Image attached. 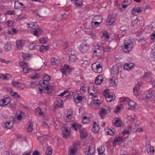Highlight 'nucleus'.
I'll return each mask as SVG.
<instances>
[{"label":"nucleus","instance_id":"obj_1","mask_svg":"<svg viewBox=\"0 0 155 155\" xmlns=\"http://www.w3.org/2000/svg\"><path fill=\"white\" fill-rule=\"evenodd\" d=\"M43 74V80H40L38 84L41 85L43 88L49 89V87H48V86H49L50 84L49 81L51 80V77L49 75L46 74Z\"/></svg>","mask_w":155,"mask_h":155},{"label":"nucleus","instance_id":"obj_2","mask_svg":"<svg viewBox=\"0 0 155 155\" xmlns=\"http://www.w3.org/2000/svg\"><path fill=\"white\" fill-rule=\"evenodd\" d=\"M133 44L132 41L130 39L124 41L123 49L125 53H129L132 49Z\"/></svg>","mask_w":155,"mask_h":155},{"label":"nucleus","instance_id":"obj_3","mask_svg":"<svg viewBox=\"0 0 155 155\" xmlns=\"http://www.w3.org/2000/svg\"><path fill=\"white\" fill-rule=\"evenodd\" d=\"M110 112V108L108 106H104L98 111V114L101 119H104L107 113Z\"/></svg>","mask_w":155,"mask_h":155},{"label":"nucleus","instance_id":"obj_4","mask_svg":"<svg viewBox=\"0 0 155 155\" xmlns=\"http://www.w3.org/2000/svg\"><path fill=\"white\" fill-rule=\"evenodd\" d=\"M19 64L23 68V72L25 74H28L31 71V68H28L29 67V65L28 63L25 61L23 60L20 61Z\"/></svg>","mask_w":155,"mask_h":155},{"label":"nucleus","instance_id":"obj_5","mask_svg":"<svg viewBox=\"0 0 155 155\" xmlns=\"http://www.w3.org/2000/svg\"><path fill=\"white\" fill-rule=\"evenodd\" d=\"M116 15L115 13H113L109 15L106 20V24L109 25L113 24L116 21Z\"/></svg>","mask_w":155,"mask_h":155},{"label":"nucleus","instance_id":"obj_6","mask_svg":"<svg viewBox=\"0 0 155 155\" xmlns=\"http://www.w3.org/2000/svg\"><path fill=\"white\" fill-rule=\"evenodd\" d=\"M91 68L94 72L98 73H101L102 71V66L99 63L98 64L96 63H93L92 65Z\"/></svg>","mask_w":155,"mask_h":155},{"label":"nucleus","instance_id":"obj_7","mask_svg":"<svg viewBox=\"0 0 155 155\" xmlns=\"http://www.w3.org/2000/svg\"><path fill=\"white\" fill-rule=\"evenodd\" d=\"M94 99L93 100V104H92V107L96 109H98L101 104V101L97 98V96L95 95L93 97Z\"/></svg>","mask_w":155,"mask_h":155},{"label":"nucleus","instance_id":"obj_8","mask_svg":"<svg viewBox=\"0 0 155 155\" xmlns=\"http://www.w3.org/2000/svg\"><path fill=\"white\" fill-rule=\"evenodd\" d=\"M89 49V45L86 43H82L80 45L79 50L82 53H85Z\"/></svg>","mask_w":155,"mask_h":155},{"label":"nucleus","instance_id":"obj_9","mask_svg":"<svg viewBox=\"0 0 155 155\" xmlns=\"http://www.w3.org/2000/svg\"><path fill=\"white\" fill-rule=\"evenodd\" d=\"M61 130L63 138H68L70 136L71 133L69 131L67 128L62 127Z\"/></svg>","mask_w":155,"mask_h":155},{"label":"nucleus","instance_id":"obj_10","mask_svg":"<svg viewBox=\"0 0 155 155\" xmlns=\"http://www.w3.org/2000/svg\"><path fill=\"white\" fill-rule=\"evenodd\" d=\"M126 105L128 109L133 110L135 108L136 104L133 101L129 100L127 102Z\"/></svg>","mask_w":155,"mask_h":155},{"label":"nucleus","instance_id":"obj_11","mask_svg":"<svg viewBox=\"0 0 155 155\" xmlns=\"http://www.w3.org/2000/svg\"><path fill=\"white\" fill-rule=\"evenodd\" d=\"M60 70L63 74L65 75L67 74V73L70 74L71 71V69L69 68V66L66 65H64L62 68H61Z\"/></svg>","mask_w":155,"mask_h":155},{"label":"nucleus","instance_id":"obj_12","mask_svg":"<svg viewBox=\"0 0 155 155\" xmlns=\"http://www.w3.org/2000/svg\"><path fill=\"white\" fill-rule=\"evenodd\" d=\"M94 152V146L93 144H91L89 145L87 151L85 152V154L86 155H92Z\"/></svg>","mask_w":155,"mask_h":155},{"label":"nucleus","instance_id":"obj_13","mask_svg":"<svg viewBox=\"0 0 155 155\" xmlns=\"http://www.w3.org/2000/svg\"><path fill=\"white\" fill-rule=\"evenodd\" d=\"M73 98L75 102L76 103H78L80 101H82L84 97L81 94H76L73 96Z\"/></svg>","mask_w":155,"mask_h":155},{"label":"nucleus","instance_id":"obj_14","mask_svg":"<svg viewBox=\"0 0 155 155\" xmlns=\"http://www.w3.org/2000/svg\"><path fill=\"white\" fill-rule=\"evenodd\" d=\"M88 92L90 95L93 96L97 92V89L94 87L93 85L91 84L87 89Z\"/></svg>","mask_w":155,"mask_h":155},{"label":"nucleus","instance_id":"obj_15","mask_svg":"<svg viewBox=\"0 0 155 155\" xmlns=\"http://www.w3.org/2000/svg\"><path fill=\"white\" fill-rule=\"evenodd\" d=\"M103 81V77L102 75L98 76L95 80V83L97 85L101 84Z\"/></svg>","mask_w":155,"mask_h":155},{"label":"nucleus","instance_id":"obj_16","mask_svg":"<svg viewBox=\"0 0 155 155\" xmlns=\"http://www.w3.org/2000/svg\"><path fill=\"white\" fill-rule=\"evenodd\" d=\"M143 78H146L150 82L153 81V78L151 76V73L145 72L143 75Z\"/></svg>","mask_w":155,"mask_h":155},{"label":"nucleus","instance_id":"obj_17","mask_svg":"<svg viewBox=\"0 0 155 155\" xmlns=\"http://www.w3.org/2000/svg\"><path fill=\"white\" fill-rule=\"evenodd\" d=\"M112 123L113 125H114L117 127H120L122 126L123 124V122L120 121L118 118L112 121Z\"/></svg>","mask_w":155,"mask_h":155},{"label":"nucleus","instance_id":"obj_18","mask_svg":"<svg viewBox=\"0 0 155 155\" xmlns=\"http://www.w3.org/2000/svg\"><path fill=\"white\" fill-rule=\"evenodd\" d=\"M79 132L80 133V137L82 139L84 138L87 136V131L84 129H80Z\"/></svg>","mask_w":155,"mask_h":155},{"label":"nucleus","instance_id":"obj_19","mask_svg":"<svg viewBox=\"0 0 155 155\" xmlns=\"http://www.w3.org/2000/svg\"><path fill=\"white\" fill-rule=\"evenodd\" d=\"M100 127L95 122H94L93 125V128L92 129V131L94 133H97Z\"/></svg>","mask_w":155,"mask_h":155},{"label":"nucleus","instance_id":"obj_20","mask_svg":"<svg viewBox=\"0 0 155 155\" xmlns=\"http://www.w3.org/2000/svg\"><path fill=\"white\" fill-rule=\"evenodd\" d=\"M106 100L108 102H110L112 101H114L115 99V95H110L108 94H106Z\"/></svg>","mask_w":155,"mask_h":155},{"label":"nucleus","instance_id":"obj_21","mask_svg":"<svg viewBox=\"0 0 155 155\" xmlns=\"http://www.w3.org/2000/svg\"><path fill=\"white\" fill-rule=\"evenodd\" d=\"M119 71L118 67L115 65L113 66L111 69V74L114 75H117L118 74Z\"/></svg>","mask_w":155,"mask_h":155},{"label":"nucleus","instance_id":"obj_22","mask_svg":"<svg viewBox=\"0 0 155 155\" xmlns=\"http://www.w3.org/2000/svg\"><path fill=\"white\" fill-rule=\"evenodd\" d=\"M24 44V41L23 40L17 41L16 42V46L18 49L21 48Z\"/></svg>","mask_w":155,"mask_h":155},{"label":"nucleus","instance_id":"obj_23","mask_svg":"<svg viewBox=\"0 0 155 155\" xmlns=\"http://www.w3.org/2000/svg\"><path fill=\"white\" fill-rule=\"evenodd\" d=\"M95 48L96 50H97V53L99 54L101 51V49L102 48L103 46L101 45V43L100 42H98L96 45H94Z\"/></svg>","mask_w":155,"mask_h":155},{"label":"nucleus","instance_id":"obj_24","mask_svg":"<svg viewBox=\"0 0 155 155\" xmlns=\"http://www.w3.org/2000/svg\"><path fill=\"white\" fill-rule=\"evenodd\" d=\"M76 59V56L75 53H71L69 57V61L71 62H74Z\"/></svg>","mask_w":155,"mask_h":155},{"label":"nucleus","instance_id":"obj_25","mask_svg":"<svg viewBox=\"0 0 155 155\" xmlns=\"http://www.w3.org/2000/svg\"><path fill=\"white\" fill-rule=\"evenodd\" d=\"M77 148H74L73 147L70 148L69 150L68 153L70 155H73L74 154L76 151L77 150Z\"/></svg>","mask_w":155,"mask_h":155},{"label":"nucleus","instance_id":"obj_26","mask_svg":"<svg viewBox=\"0 0 155 155\" xmlns=\"http://www.w3.org/2000/svg\"><path fill=\"white\" fill-rule=\"evenodd\" d=\"M12 84L14 87L18 89L20 88L21 86V84L18 82L13 81Z\"/></svg>","mask_w":155,"mask_h":155},{"label":"nucleus","instance_id":"obj_27","mask_svg":"<svg viewBox=\"0 0 155 155\" xmlns=\"http://www.w3.org/2000/svg\"><path fill=\"white\" fill-rule=\"evenodd\" d=\"M109 83L111 86H113L114 87H115L116 86L115 79L114 78L112 77L110 78V80Z\"/></svg>","mask_w":155,"mask_h":155},{"label":"nucleus","instance_id":"obj_28","mask_svg":"<svg viewBox=\"0 0 155 155\" xmlns=\"http://www.w3.org/2000/svg\"><path fill=\"white\" fill-rule=\"evenodd\" d=\"M10 98V97H5L4 99L0 101V106H4L6 105L5 104L6 103V99H9Z\"/></svg>","mask_w":155,"mask_h":155},{"label":"nucleus","instance_id":"obj_29","mask_svg":"<svg viewBox=\"0 0 155 155\" xmlns=\"http://www.w3.org/2000/svg\"><path fill=\"white\" fill-rule=\"evenodd\" d=\"M12 45L9 43H8L5 46V49L6 51H9L12 49Z\"/></svg>","mask_w":155,"mask_h":155},{"label":"nucleus","instance_id":"obj_30","mask_svg":"<svg viewBox=\"0 0 155 155\" xmlns=\"http://www.w3.org/2000/svg\"><path fill=\"white\" fill-rule=\"evenodd\" d=\"M48 48V46H45L44 45H42L39 48V51L41 52H43V51H44V50L46 51Z\"/></svg>","mask_w":155,"mask_h":155},{"label":"nucleus","instance_id":"obj_31","mask_svg":"<svg viewBox=\"0 0 155 155\" xmlns=\"http://www.w3.org/2000/svg\"><path fill=\"white\" fill-rule=\"evenodd\" d=\"M48 40V39L46 37H42L41 38L39 39L40 43L42 44L46 43Z\"/></svg>","mask_w":155,"mask_h":155},{"label":"nucleus","instance_id":"obj_32","mask_svg":"<svg viewBox=\"0 0 155 155\" xmlns=\"http://www.w3.org/2000/svg\"><path fill=\"white\" fill-rule=\"evenodd\" d=\"M108 33L106 31L104 32L102 35V38H104L106 40H108L109 38Z\"/></svg>","mask_w":155,"mask_h":155},{"label":"nucleus","instance_id":"obj_33","mask_svg":"<svg viewBox=\"0 0 155 155\" xmlns=\"http://www.w3.org/2000/svg\"><path fill=\"white\" fill-rule=\"evenodd\" d=\"M105 150V148L103 147H101L97 150L99 154H103Z\"/></svg>","mask_w":155,"mask_h":155},{"label":"nucleus","instance_id":"obj_34","mask_svg":"<svg viewBox=\"0 0 155 155\" xmlns=\"http://www.w3.org/2000/svg\"><path fill=\"white\" fill-rule=\"evenodd\" d=\"M114 129L113 128L109 129L108 130L106 131L107 134L111 135H113L114 134Z\"/></svg>","mask_w":155,"mask_h":155},{"label":"nucleus","instance_id":"obj_35","mask_svg":"<svg viewBox=\"0 0 155 155\" xmlns=\"http://www.w3.org/2000/svg\"><path fill=\"white\" fill-rule=\"evenodd\" d=\"M80 126V125L78 124L75 123L74 124L72 125L71 127L72 128H74V130L77 131V130L78 129H81Z\"/></svg>","mask_w":155,"mask_h":155},{"label":"nucleus","instance_id":"obj_36","mask_svg":"<svg viewBox=\"0 0 155 155\" xmlns=\"http://www.w3.org/2000/svg\"><path fill=\"white\" fill-rule=\"evenodd\" d=\"M130 100L127 98L125 97H121L120 98V101L121 102L125 103V105L127 104V102Z\"/></svg>","mask_w":155,"mask_h":155},{"label":"nucleus","instance_id":"obj_37","mask_svg":"<svg viewBox=\"0 0 155 155\" xmlns=\"http://www.w3.org/2000/svg\"><path fill=\"white\" fill-rule=\"evenodd\" d=\"M22 56L23 59L27 60L30 58V55L29 53H23Z\"/></svg>","mask_w":155,"mask_h":155},{"label":"nucleus","instance_id":"obj_38","mask_svg":"<svg viewBox=\"0 0 155 155\" xmlns=\"http://www.w3.org/2000/svg\"><path fill=\"white\" fill-rule=\"evenodd\" d=\"M123 140V139L121 137H118L117 138L115 139L113 141V143H117L119 142H121Z\"/></svg>","mask_w":155,"mask_h":155},{"label":"nucleus","instance_id":"obj_39","mask_svg":"<svg viewBox=\"0 0 155 155\" xmlns=\"http://www.w3.org/2000/svg\"><path fill=\"white\" fill-rule=\"evenodd\" d=\"M14 21L12 20H8L5 23V24L8 27H11L13 25Z\"/></svg>","mask_w":155,"mask_h":155},{"label":"nucleus","instance_id":"obj_40","mask_svg":"<svg viewBox=\"0 0 155 155\" xmlns=\"http://www.w3.org/2000/svg\"><path fill=\"white\" fill-rule=\"evenodd\" d=\"M130 65V64L126 63L124 66V69L127 70H130L132 68Z\"/></svg>","mask_w":155,"mask_h":155},{"label":"nucleus","instance_id":"obj_41","mask_svg":"<svg viewBox=\"0 0 155 155\" xmlns=\"http://www.w3.org/2000/svg\"><path fill=\"white\" fill-rule=\"evenodd\" d=\"M52 153V149L50 147L47 148L46 150V154L48 155H50Z\"/></svg>","mask_w":155,"mask_h":155},{"label":"nucleus","instance_id":"obj_42","mask_svg":"<svg viewBox=\"0 0 155 155\" xmlns=\"http://www.w3.org/2000/svg\"><path fill=\"white\" fill-rule=\"evenodd\" d=\"M10 124H11V123L10 122H6L5 123V124L4 126V127L5 128H8V129L11 128L12 125L11 126L10 125Z\"/></svg>","mask_w":155,"mask_h":155},{"label":"nucleus","instance_id":"obj_43","mask_svg":"<svg viewBox=\"0 0 155 155\" xmlns=\"http://www.w3.org/2000/svg\"><path fill=\"white\" fill-rule=\"evenodd\" d=\"M48 86L49 87V89H45L47 90V92H47V94H49L51 93V91L53 90V87L50 85H49V86Z\"/></svg>","mask_w":155,"mask_h":155},{"label":"nucleus","instance_id":"obj_44","mask_svg":"<svg viewBox=\"0 0 155 155\" xmlns=\"http://www.w3.org/2000/svg\"><path fill=\"white\" fill-rule=\"evenodd\" d=\"M90 119L91 118L89 117H88L86 116H84L82 121L84 124L87 123L90 120Z\"/></svg>","mask_w":155,"mask_h":155},{"label":"nucleus","instance_id":"obj_45","mask_svg":"<svg viewBox=\"0 0 155 155\" xmlns=\"http://www.w3.org/2000/svg\"><path fill=\"white\" fill-rule=\"evenodd\" d=\"M58 62L57 59L54 58H52L51 59V64L53 65H55Z\"/></svg>","mask_w":155,"mask_h":155},{"label":"nucleus","instance_id":"obj_46","mask_svg":"<svg viewBox=\"0 0 155 155\" xmlns=\"http://www.w3.org/2000/svg\"><path fill=\"white\" fill-rule=\"evenodd\" d=\"M41 75H42L41 73L36 74L35 75L31 76V78L33 79H38L39 77H41Z\"/></svg>","mask_w":155,"mask_h":155},{"label":"nucleus","instance_id":"obj_47","mask_svg":"<svg viewBox=\"0 0 155 155\" xmlns=\"http://www.w3.org/2000/svg\"><path fill=\"white\" fill-rule=\"evenodd\" d=\"M18 31V30L16 29L15 28H13L10 31L9 30H8V32L9 33V34L13 35L14 34L16 33Z\"/></svg>","mask_w":155,"mask_h":155},{"label":"nucleus","instance_id":"obj_48","mask_svg":"<svg viewBox=\"0 0 155 155\" xmlns=\"http://www.w3.org/2000/svg\"><path fill=\"white\" fill-rule=\"evenodd\" d=\"M148 93L147 94L146 97L145 98L146 100H147V98H150L152 97L153 95V94L152 91H148Z\"/></svg>","mask_w":155,"mask_h":155},{"label":"nucleus","instance_id":"obj_49","mask_svg":"<svg viewBox=\"0 0 155 155\" xmlns=\"http://www.w3.org/2000/svg\"><path fill=\"white\" fill-rule=\"evenodd\" d=\"M20 2L18 1H15V2L14 7L15 9H18L20 8Z\"/></svg>","mask_w":155,"mask_h":155},{"label":"nucleus","instance_id":"obj_50","mask_svg":"<svg viewBox=\"0 0 155 155\" xmlns=\"http://www.w3.org/2000/svg\"><path fill=\"white\" fill-rule=\"evenodd\" d=\"M37 139L42 145L44 143L45 139L43 137H39L37 138Z\"/></svg>","mask_w":155,"mask_h":155},{"label":"nucleus","instance_id":"obj_51","mask_svg":"<svg viewBox=\"0 0 155 155\" xmlns=\"http://www.w3.org/2000/svg\"><path fill=\"white\" fill-rule=\"evenodd\" d=\"M147 151L148 153H153L154 151L153 147H147Z\"/></svg>","mask_w":155,"mask_h":155},{"label":"nucleus","instance_id":"obj_52","mask_svg":"<svg viewBox=\"0 0 155 155\" xmlns=\"http://www.w3.org/2000/svg\"><path fill=\"white\" fill-rule=\"evenodd\" d=\"M133 8L135 12L137 13L141 12L142 11V9H141V8L139 7H134Z\"/></svg>","mask_w":155,"mask_h":155},{"label":"nucleus","instance_id":"obj_53","mask_svg":"<svg viewBox=\"0 0 155 155\" xmlns=\"http://www.w3.org/2000/svg\"><path fill=\"white\" fill-rule=\"evenodd\" d=\"M80 144V142L79 141H76L73 144V147L74 148H77V147L79 146Z\"/></svg>","mask_w":155,"mask_h":155},{"label":"nucleus","instance_id":"obj_54","mask_svg":"<svg viewBox=\"0 0 155 155\" xmlns=\"http://www.w3.org/2000/svg\"><path fill=\"white\" fill-rule=\"evenodd\" d=\"M140 86V84L138 83L136 84L133 89H134V90H136L137 91H138L139 89V88Z\"/></svg>","mask_w":155,"mask_h":155},{"label":"nucleus","instance_id":"obj_55","mask_svg":"<svg viewBox=\"0 0 155 155\" xmlns=\"http://www.w3.org/2000/svg\"><path fill=\"white\" fill-rule=\"evenodd\" d=\"M32 126L33 125L31 123H30L28 127L27 130L29 132H31L33 130Z\"/></svg>","mask_w":155,"mask_h":155},{"label":"nucleus","instance_id":"obj_56","mask_svg":"<svg viewBox=\"0 0 155 155\" xmlns=\"http://www.w3.org/2000/svg\"><path fill=\"white\" fill-rule=\"evenodd\" d=\"M138 19L136 18L135 20L132 21L131 22V25L133 26H134L135 25H136L138 22Z\"/></svg>","mask_w":155,"mask_h":155},{"label":"nucleus","instance_id":"obj_57","mask_svg":"<svg viewBox=\"0 0 155 155\" xmlns=\"http://www.w3.org/2000/svg\"><path fill=\"white\" fill-rule=\"evenodd\" d=\"M7 78V76L5 75L2 74H0V79L2 80L7 79L8 78Z\"/></svg>","mask_w":155,"mask_h":155},{"label":"nucleus","instance_id":"obj_58","mask_svg":"<svg viewBox=\"0 0 155 155\" xmlns=\"http://www.w3.org/2000/svg\"><path fill=\"white\" fill-rule=\"evenodd\" d=\"M69 93V91H63L62 93L58 95L60 97H62L63 96H64L65 94H66L67 93Z\"/></svg>","mask_w":155,"mask_h":155},{"label":"nucleus","instance_id":"obj_59","mask_svg":"<svg viewBox=\"0 0 155 155\" xmlns=\"http://www.w3.org/2000/svg\"><path fill=\"white\" fill-rule=\"evenodd\" d=\"M82 1H81V2H79L75 3V5L77 7H81L82 5Z\"/></svg>","mask_w":155,"mask_h":155},{"label":"nucleus","instance_id":"obj_60","mask_svg":"<svg viewBox=\"0 0 155 155\" xmlns=\"http://www.w3.org/2000/svg\"><path fill=\"white\" fill-rule=\"evenodd\" d=\"M33 34L35 36H38L39 35L40 33L37 30V29L36 30H35L34 31Z\"/></svg>","mask_w":155,"mask_h":155},{"label":"nucleus","instance_id":"obj_61","mask_svg":"<svg viewBox=\"0 0 155 155\" xmlns=\"http://www.w3.org/2000/svg\"><path fill=\"white\" fill-rule=\"evenodd\" d=\"M35 48V45L34 44H30L28 47V48L29 50L33 49Z\"/></svg>","mask_w":155,"mask_h":155},{"label":"nucleus","instance_id":"obj_62","mask_svg":"<svg viewBox=\"0 0 155 155\" xmlns=\"http://www.w3.org/2000/svg\"><path fill=\"white\" fill-rule=\"evenodd\" d=\"M9 89L11 91H10L11 96H12L14 97V96H15L16 92L12 91V89L10 88H9Z\"/></svg>","mask_w":155,"mask_h":155},{"label":"nucleus","instance_id":"obj_63","mask_svg":"<svg viewBox=\"0 0 155 155\" xmlns=\"http://www.w3.org/2000/svg\"><path fill=\"white\" fill-rule=\"evenodd\" d=\"M41 110V109L40 107H38L35 110V113H36V112H37L38 114Z\"/></svg>","mask_w":155,"mask_h":155},{"label":"nucleus","instance_id":"obj_64","mask_svg":"<svg viewBox=\"0 0 155 155\" xmlns=\"http://www.w3.org/2000/svg\"><path fill=\"white\" fill-rule=\"evenodd\" d=\"M129 120L130 121H133L135 120V116L134 115L131 116L130 117H129Z\"/></svg>","mask_w":155,"mask_h":155}]
</instances>
